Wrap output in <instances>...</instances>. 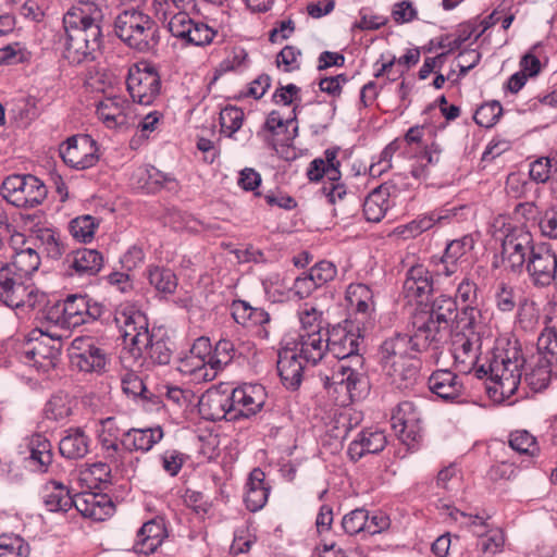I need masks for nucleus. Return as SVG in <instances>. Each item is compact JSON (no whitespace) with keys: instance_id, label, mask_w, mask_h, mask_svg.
<instances>
[{"instance_id":"49","label":"nucleus","mask_w":557,"mask_h":557,"mask_svg":"<svg viewBox=\"0 0 557 557\" xmlns=\"http://www.w3.org/2000/svg\"><path fill=\"white\" fill-rule=\"evenodd\" d=\"M44 414L47 419L59 421L71 414L70 400L66 395H53L45 406Z\"/></svg>"},{"instance_id":"11","label":"nucleus","mask_w":557,"mask_h":557,"mask_svg":"<svg viewBox=\"0 0 557 557\" xmlns=\"http://www.w3.org/2000/svg\"><path fill=\"white\" fill-rule=\"evenodd\" d=\"M169 32L184 45H210L218 32L208 24L193 20L186 12L174 14L168 23Z\"/></svg>"},{"instance_id":"62","label":"nucleus","mask_w":557,"mask_h":557,"mask_svg":"<svg viewBox=\"0 0 557 557\" xmlns=\"http://www.w3.org/2000/svg\"><path fill=\"white\" fill-rule=\"evenodd\" d=\"M23 554V540L20 536L0 535V557H20Z\"/></svg>"},{"instance_id":"24","label":"nucleus","mask_w":557,"mask_h":557,"mask_svg":"<svg viewBox=\"0 0 557 557\" xmlns=\"http://www.w3.org/2000/svg\"><path fill=\"white\" fill-rule=\"evenodd\" d=\"M40 495L46 511L61 518L73 507L74 496L70 495L66 486L60 481H47L41 486Z\"/></svg>"},{"instance_id":"55","label":"nucleus","mask_w":557,"mask_h":557,"mask_svg":"<svg viewBox=\"0 0 557 557\" xmlns=\"http://www.w3.org/2000/svg\"><path fill=\"white\" fill-rule=\"evenodd\" d=\"M290 122L292 121H284L278 112L272 111L268 115L262 129L257 133V136L261 138L263 141L270 143V136L280 135L283 131L287 128V124Z\"/></svg>"},{"instance_id":"50","label":"nucleus","mask_w":557,"mask_h":557,"mask_svg":"<svg viewBox=\"0 0 557 557\" xmlns=\"http://www.w3.org/2000/svg\"><path fill=\"white\" fill-rule=\"evenodd\" d=\"M502 113V104L494 100L479 107L473 119L478 125L488 128L496 124Z\"/></svg>"},{"instance_id":"14","label":"nucleus","mask_w":557,"mask_h":557,"mask_svg":"<svg viewBox=\"0 0 557 557\" xmlns=\"http://www.w3.org/2000/svg\"><path fill=\"white\" fill-rule=\"evenodd\" d=\"M535 245L530 232L522 227L508 231L502 243L504 261L513 272L520 271L527 264L531 250Z\"/></svg>"},{"instance_id":"34","label":"nucleus","mask_w":557,"mask_h":557,"mask_svg":"<svg viewBox=\"0 0 557 557\" xmlns=\"http://www.w3.org/2000/svg\"><path fill=\"white\" fill-rule=\"evenodd\" d=\"M138 187L147 193H156L162 188L174 190L177 186L176 180L168 173H163L157 168L149 165L137 172Z\"/></svg>"},{"instance_id":"13","label":"nucleus","mask_w":557,"mask_h":557,"mask_svg":"<svg viewBox=\"0 0 557 557\" xmlns=\"http://www.w3.org/2000/svg\"><path fill=\"white\" fill-rule=\"evenodd\" d=\"M231 420L249 419L262 410L267 391L261 384H243L230 389Z\"/></svg>"},{"instance_id":"45","label":"nucleus","mask_w":557,"mask_h":557,"mask_svg":"<svg viewBox=\"0 0 557 557\" xmlns=\"http://www.w3.org/2000/svg\"><path fill=\"white\" fill-rule=\"evenodd\" d=\"M507 194L513 198H528L530 193L534 194V198L540 195V189L531 182H528L521 175L511 173L506 181Z\"/></svg>"},{"instance_id":"40","label":"nucleus","mask_w":557,"mask_h":557,"mask_svg":"<svg viewBox=\"0 0 557 557\" xmlns=\"http://www.w3.org/2000/svg\"><path fill=\"white\" fill-rule=\"evenodd\" d=\"M103 267L101 253L95 249H79L75 252L72 268L79 275H96Z\"/></svg>"},{"instance_id":"26","label":"nucleus","mask_w":557,"mask_h":557,"mask_svg":"<svg viewBox=\"0 0 557 557\" xmlns=\"http://www.w3.org/2000/svg\"><path fill=\"white\" fill-rule=\"evenodd\" d=\"M387 444L385 432L379 429H366L358 433L349 444L347 454L352 461H358L368 454L381 453Z\"/></svg>"},{"instance_id":"18","label":"nucleus","mask_w":557,"mask_h":557,"mask_svg":"<svg viewBox=\"0 0 557 557\" xmlns=\"http://www.w3.org/2000/svg\"><path fill=\"white\" fill-rule=\"evenodd\" d=\"M421 418L417 407L411 401H401L393 410L392 426L398 437L409 445L421 436Z\"/></svg>"},{"instance_id":"37","label":"nucleus","mask_w":557,"mask_h":557,"mask_svg":"<svg viewBox=\"0 0 557 557\" xmlns=\"http://www.w3.org/2000/svg\"><path fill=\"white\" fill-rule=\"evenodd\" d=\"M178 370L186 375H190L196 383L210 382L216 374L208 359H200L188 355L181 360Z\"/></svg>"},{"instance_id":"58","label":"nucleus","mask_w":557,"mask_h":557,"mask_svg":"<svg viewBox=\"0 0 557 557\" xmlns=\"http://www.w3.org/2000/svg\"><path fill=\"white\" fill-rule=\"evenodd\" d=\"M399 145L397 140L389 143L380 153L379 160L370 166V174L372 176H380L382 173L392 168V158L398 150Z\"/></svg>"},{"instance_id":"6","label":"nucleus","mask_w":557,"mask_h":557,"mask_svg":"<svg viewBox=\"0 0 557 557\" xmlns=\"http://www.w3.org/2000/svg\"><path fill=\"white\" fill-rule=\"evenodd\" d=\"M115 35L129 48L139 52H148L159 44V27L144 12L127 9L119 12L113 18Z\"/></svg>"},{"instance_id":"44","label":"nucleus","mask_w":557,"mask_h":557,"mask_svg":"<svg viewBox=\"0 0 557 557\" xmlns=\"http://www.w3.org/2000/svg\"><path fill=\"white\" fill-rule=\"evenodd\" d=\"M221 129L228 137H232L243 125L244 111L234 106H227L220 112Z\"/></svg>"},{"instance_id":"22","label":"nucleus","mask_w":557,"mask_h":557,"mask_svg":"<svg viewBox=\"0 0 557 557\" xmlns=\"http://www.w3.org/2000/svg\"><path fill=\"white\" fill-rule=\"evenodd\" d=\"M326 330L323 333L299 332L292 350L305 362L317 364L327 350Z\"/></svg>"},{"instance_id":"28","label":"nucleus","mask_w":557,"mask_h":557,"mask_svg":"<svg viewBox=\"0 0 557 557\" xmlns=\"http://www.w3.org/2000/svg\"><path fill=\"white\" fill-rule=\"evenodd\" d=\"M432 290V275L424 265L417 264L407 271L404 282V295L409 301H422Z\"/></svg>"},{"instance_id":"38","label":"nucleus","mask_w":557,"mask_h":557,"mask_svg":"<svg viewBox=\"0 0 557 557\" xmlns=\"http://www.w3.org/2000/svg\"><path fill=\"white\" fill-rule=\"evenodd\" d=\"M37 249H40V253L47 259H60L64 252V245L59 232L51 227L37 228Z\"/></svg>"},{"instance_id":"10","label":"nucleus","mask_w":557,"mask_h":557,"mask_svg":"<svg viewBox=\"0 0 557 557\" xmlns=\"http://www.w3.org/2000/svg\"><path fill=\"white\" fill-rule=\"evenodd\" d=\"M126 86L134 102L150 106L160 94L161 79L152 65L133 64L127 71Z\"/></svg>"},{"instance_id":"29","label":"nucleus","mask_w":557,"mask_h":557,"mask_svg":"<svg viewBox=\"0 0 557 557\" xmlns=\"http://www.w3.org/2000/svg\"><path fill=\"white\" fill-rule=\"evenodd\" d=\"M128 102L122 97L114 96L101 100L96 112L108 128H117L128 124Z\"/></svg>"},{"instance_id":"27","label":"nucleus","mask_w":557,"mask_h":557,"mask_svg":"<svg viewBox=\"0 0 557 557\" xmlns=\"http://www.w3.org/2000/svg\"><path fill=\"white\" fill-rule=\"evenodd\" d=\"M37 357L40 356L42 361L37 359V373L44 372L49 374L54 371L60 357V335L44 331L37 326Z\"/></svg>"},{"instance_id":"2","label":"nucleus","mask_w":557,"mask_h":557,"mask_svg":"<svg viewBox=\"0 0 557 557\" xmlns=\"http://www.w3.org/2000/svg\"><path fill=\"white\" fill-rule=\"evenodd\" d=\"M329 352L337 359L332 374L323 379L324 386L345 389L350 400L360 399L368 389L364 358L359 354L360 336L341 325L326 330Z\"/></svg>"},{"instance_id":"63","label":"nucleus","mask_w":557,"mask_h":557,"mask_svg":"<svg viewBox=\"0 0 557 557\" xmlns=\"http://www.w3.org/2000/svg\"><path fill=\"white\" fill-rule=\"evenodd\" d=\"M472 238L465 236L461 239L451 240L444 251V257L447 259L456 260L460 263L463 262V257L468 250L472 248Z\"/></svg>"},{"instance_id":"16","label":"nucleus","mask_w":557,"mask_h":557,"mask_svg":"<svg viewBox=\"0 0 557 557\" xmlns=\"http://www.w3.org/2000/svg\"><path fill=\"white\" fill-rule=\"evenodd\" d=\"M34 284L16 283L11 267L0 262V300L9 307L17 308L27 304L29 308H34Z\"/></svg>"},{"instance_id":"35","label":"nucleus","mask_w":557,"mask_h":557,"mask_svg":"<svg viewBox=\"0 0 557 557\" xmlns=\"http://www.w3.org/2000/svg\"><path fill=\"white\" fill-rule=\"evenodd\" d=\"M59 449L65 458H83L89 450V438L82 429H70L67 434L60 441Z\"/></svg>"},{"instance_id":"19","label":"nucleus","mask_w":557,"mask_h":557,"mask_svg":"<svg viewBox=\"0 0 557 557\" xmlns=\"http://www.w3.org/2000/svg\"><path fill=\"white\" fill-rule=\"evenodd\" d=\"M65 327H76L97 320L102 314V306L91 302L87 295L72 294L63 300Z\"/></svg>"},{"instance_id":"23","label":"nucleus","mask_w":557,"mask_h":557,"mask_svg":"<svg viewBox=\"0 0 557 557\" xmlns=\"http://www.w3.org/2000/svg\"><path fill=\"white\" fill-rule=\"evenodd\" d=\"M73 507L84 516L94 521H104L114 512L113 503L106 496L95 493L76 494Z\"/></svg>"},{"instance_id":"41","label":"nucleus","mask_w":557,"mask_h":557,"mask_svg":"<svg viewBox=\"0 0 557 557\" xmlns=\"http://www.w3.org/2000/svg\"><path fill=\"white\" fill-rule=\"evenodd\" d=\"M147 276L150 285L159 293L171 295L177 288V277L171 269L151 265L147 270Z\"/></svg>"},{"instance_id":"54","label":"nucleus","mask_w":557,"mask_h":557,"mask_svg":"<svg viewBox=\"0 0 557 557\" xmlns=\"http://www.w3.org/2000/svg\"><path fill=\"white\" fill-rule=\"evenodd\" d=\"M509 446L519 454L525 455H534L539 450L535 437L525 430L512 432Z\"/></svg>"},{"instance_id":"5","label":"nucleus","mask_w":557,"mask_h":557,"mask_svg":"<svg viewBox=\"0 0 557 557\" xmlns=\"http://www.w3.org/2000/svg\"><path fill=\"white\" fill-rule=\"evenodd\" d=\"M525 359L518 342L506 343V346H497L486 359L476 368V377H488L499 386L504 396H511L521 383Z\"/></svg>"},{"instance_id":"36","label":"nucleus","mask_w":557,"mask_h":557,"mask_svg":"<svg viewBox=\"0 0 557 557\" xmlns=\"http://www.w3.org/2000/svg\"><path fill=\"white\" fill-rule=\"evenodd\" d=\"M346 300L358 313L369 315L374 310L373 293L366 284H350L346 289Z\"/></svg>"},{"instance_id":"32","label":"nucleus","mask_w":557,"mask_h":557,"mask_svg":"<svg viewBox=\"0 0 557 557\" xmlns=\"http://www.w3.org/2000/svg\"><path fill=\"white\" fill-rule=\"evenodd\" d=\"M392 189L394 186L391 183H384L367 196L363 202V214L368 221L380 222L384 218L389 207L388 199L395 193Z\"/></svg>"},{"instance_id":"56","label":"nucleus","mask_w":557,"mask_h":557,"mask_svg":"<svg viewBox=\"0 0 557 557\" xmlns=\"http://www.w3.org/2000/svg\"><path fill=\"white\" fill-rule=\"evenodd\" d=\"M308 273L311 275L317 285L321 287L327 282L334 280L337 274V270L334 263L323 260L311 267Z\"/></svg>"},{"instance_id":"57","label":"nucleus","mask_w":557,"mask_h":557,"mask_svg":"<svg viewBox=\"0 0 557 557\" xmlns=\"http://www.w3.org/2000/svg\"><path fill=\"white\" fill-rule=\"evenodd\" d=\"M518 296L513 287L500 283L495 294L497 308L503 312H510L517 306Z\"/></svg>"},{"instance_id":"30","label":"nucleus","mask_w":557,"mask_h":557,"mask_svg":"<svg viewBox=\"0 0 557 557\" xmlns=\"http://www.w3.org/2000/svg\"><path fill=\"white\" fill-rule=\"evenodd\" d=\"M165 536L166 531L163 521L151 519L137 531L133 549L138 554H151L162 544Z\"/></svg>"},{"instance_id":"15","label":"nucleus","mask_w":557,"mask_h":557,"mask_svg":"<svg viewBox=\"0 0 557 557\" xmlns=\"http://www.w3.org/2000/svg\"><path fill=\"white\" fill-rule=\"evenodd\" d=\"M482 346L480 332H458L453 339V357L455 368L463 374L472 370L476 372L479 356Z\"/></svg>"},{"instance_id":"43","label":"nucleus","mask_w":557,"mask_h":557,"mask_svg":"<svg viewBox=\"0 0 557 557\" xmlns=\"http://www.w3.org/2000/svg\"><path fill=\"white\" fill-rule=\"evenodd\" d=\"M299 321L301 324L299 332L308 333H323V313L315 307L308 306L307 304L298 312Z\"/></svg>"},{"instance_id":"47","label":"nucleus","mask_w":557,"mask_h":557,"mask_svg":"<svg viewBox=\"0 0 557 557\" xmlns=\"http://www.w3.org/2000/svg\"><path fill=\"white\" fill-rule=\"evenodd\" d=\"M235 355L234 344L228 339H220L212 350V356L208 362L212 366L215 374L226 364H228Z\"/></svg>"},{"instance_id":"64","label":"nucleus","mask_w":557,"mask_h":557,"mask_svg":"<svg viewBox=\"0 0 557 557\" xmlns=\"http://www.w3.org/2000/svg\"><path fill=\"white\" fill-rule=\"evenodd\" d=\"M539 226L544 236L557 238V206L548 208L540 218Z\"/></svg>"},{"instance_id":"4","label":"nucleus","mask_w":557,"mask_h":557,"mask_svg":"<svg viewBox=\"0 0 557 557\" xmlns=\"http://www.w3.org/2000/svg\"><path fill=\"white\" fill-rule=\"evenodd\" d=\"M114 320L133 356H145L159 366L171 361L173 351L169 339L164 335L150 332L147 317L135 306H121L115 312Z\"/></svg>"},{"instance_id":"1","label":"nucleus","mask_w":557,"mask_h":557,"mask_svg":"<svg viewBox=\"0 0 557 557\" xmlns=\"http://www.w3.org/2000/svg\"><path fill=\"white\" fill-rule=\"evenodd\" d=\"M111 12L108 7H101L94 1H83L72 7L62 18V28L65 32L63 57L72 64H82L95 59L102 41V26L110 23ZM58 21V27L61 25ZM42 38L47 47L59 37L54 28L47 29Z\"/></svg>"},{"instance_id":"59","label":"nucleus","mask_w":557,"mask_h":557,"mask_svg":"<svg viewBox=\"0 0 557 557\" xmlns=\"http://www.w3.org/2000/svg\"><path fill=\"white\" fill-rule=\"evenodd\" d=\"M552 160L549 158H539L530 164V178L536 184L550 182L552 180Z\"/></svg>"},{"instance_id":"17","label":"nucleus","mask_w":557,"mask_h":557,"mask_svg":"<svg viewBox=\"0 0 557 557\" xmlns=\"http://www.w3.org/2000/svg\"><path fill=\"white\" fill-rule=\"evenodd\" d=\"M527 271L536 286H548L554 281L555 251L548 244H536L531 250L527 264Z\"/></svg>"},{"instance_id":"33","label":"nucleus","mask_w":557,"mask_h":557,"mask_svg":"<svg viewBox=\"0 0 557 557\" xmlns=\"http://www.w3.org/2000/svg\"><path fill=\"white\" fill-rule=\"evenodd\" d=\"M301 360L292 349L278 355L277 371L284 386L288 389H296L301 383L304 372Z\"/></svg>"},{"instance_id":"61","label":"nucleus","mask_w":557,"mask_h":557,"mask_svg":"<svg viewBox=\"0 0 557 557\" xmlns=\"http://www.w3.org/2000/svg\"><path fill=\"white\" fill-rule=\"evenodd\" d=\"M35 253H28V252H17L13 256V265L16 268V270L20 272V277L23 276L26 284H33L32 282V274L35 271V263L33 261Z\"/></svg>"},{"instance_id":"12","label":"nucleus","mask_w":557,"mask_h":557,"mask_svg":"<svg viewBox=\"0 0 557 557\" xmlns=\"http://www.w3.org/2000/svg\"><path fill=\"white\" fill-rule=\"evenodd\" d=\"M60 156L71 168L85 170L98 162L99 147L88 134L74 135L60 146Z\"/></svg>"},{"instance_id":"51","label":"nucleus","mask_w":557,"mask_h":557,"mask_svg":"<svg viewBox=\"0 0 557 557\" xmlns=\"http://www.w3.org/2000/svg\"><path fill=\"white\" fill-rule=\"evenodd\" d=\"M97 224L91 215H82L70 222V232L72 236L81 242H88L95 235Z\"/></svg>"},{"instance_id":"21","label":"nucleus","mask_w":557,"mask_h":557,"mask_svg":"<svg viewBox=\"0 0 557 557\" xmlns=\"http://www.w3.org/2000/svg\"><path fill=\"white\" fill-rule=\"evenodd\" d=\"M230 389L227 387L211 388L207 391L199 399V411L210 421H219L222 419L231 420V399Z\"/></svg>"},{"instance_id":"53","label":"nucleus","mask_w":557,"mask_h":557,"mask_svg":"<svg viewBox=\"0 0 557 557\" xmlns=\"http://www.w3.org/2000/svg\"><path fill=\"white\" fill-rule=\"evenodd\" d=\"M342 528L348 535L366 533L367 528V510L357 508L346 513L342 519Z\"/></svg>"},{"instance_id":"3","label":"nucleus","mask_w":557,"mask_h":557,"mask_svg":"<svg viewBox=\"0 0 557 557\" xmlns=\"http://www.w3.org/2000/svg\"><path fill=\"white\" fill-rule=\"evenodd\" d=\"M433 350L428 335L412 326L410 334L395 333L380 346V362L391 384L399 389L412 387L420 377L421 360L418 355Z\"/></svg>"},{"instance_id":"9","label":"nucleus","mask_w":557,"mask_h":557,"mask_svg":"<svg viewBox=\"0 0 557 557\" xmlns=\"http://www.w3.org/2000/svg\"><path fill=\"white\" fill-rule=\"evenodd\" d=\"M67 351L71 366L79 372L99 374L106 371L108 355L95 337H75Z\"/></svg>"},{"instance_id":"31","label":"nucleus","mask_w":557,"mask_h":557,"mask_svg":"<svg viewBox=\"0 0 557 557\" xmlns=\"http://www.w3.org/2000/svg\"><path fill=\"white\" fill-rule=\"evenodd\" d=\"M163 437V431L160 426L147 429H131L123 432L121 445L125 450H150Z\"/></svg>"},{"instance_id":"8","label":"nucleus","mask_w":557,"mask_h":557,"mask_svg":"<svg viewBox=\"0 0 557 557\" xmlns=\"http://www.w3.org/2000/svg\"><path fill=\"white\" fill-rule=\"evenodd\" d=\"M537 356L524 370V382L534 392L546 388L557 376V333L547 331L537 341Z\"/></svg>"},{"instance_id":"46","label":"nucleus","mask_w":557,"mask_h":557,"mask_svg":"<svg viewBox=\"0 0 557 557\" xmlns=\"http://www.w3.org/2000/svg\"><path fill=\"white\" fill-rule=\"evenodd\" d=\"M58 468L53 462L52 445L37 434V473L54 474Z\"/></svg>"},{"instance_id":"52","label":"nucleus","mask_w":557,"mask_h":557,"mask_svg":"<svg viewBox=\"0 0 557 557\" xmlns=\"http://www.w3.org/2000/svg\"><path fill=\"white\" fill-rule=\"evenodd\" d=\"M456 319L461 332H480L481 311L473 305H466L461 311L457 313Z\"/></svg>"},{"instance_id":"25","label":"nucleus","mask_w":557,"mask_h":557,"mask_svg":"<svg viewBox=\"0 0 557 557\" xmlns=\"http://www.w3.org/2000/svg\"><path fill=\"white\" fill-rule=\"evenodd\" d=\"M430 391L444 400H458L465 396V385L450 370H436L429 380Z\"/></svg>"},{"instance_id":"42","label":"nucleus","mask_w":557,"mask_h":557,"mask_svg":"<svg viewBox=\"0 0 557 557\" xmlns=\"http://www.w3.org/2000/svg\"><path fill=\"white\" fill-rule=\"evenodd\" d=\"M37 305H45L41 314L42 319L54 325L65 326V312L63 311V301L47 299L45 294H37Z\"/></svg>"},{"instance_id":"7","label":"nucleus","mask_w":557,"mask_h":557,"mask_svg":"<svg viewBox=\"0 0 557 557\" xmlns=\"http://www.w3.org/2000/svg\"><path fill=\"white\" fill-rule=\"evenodd\" d=\"M458 313L457 301L446 295H440L432 304L429 311H421L413 315L412 326L428 335L433 345L434 355L438 352L446 341L450 322Z\"/></svg>"},{"instance_id":"39","label":"nucleus","mask_w":557,"mask_h":557,"mask_svg":"<svg viewBox=\"0 0 557 557\" xmlns=\"http://www.w3.org/2000/svg\"><path fill=\"white\" fill-rule=\"evenodd\" d=\"M122 434L123 432L117 428L114 418L110 417L101 421L98 438L108 458L114 459L120 451V446H122L120 436Z\"/></svg>"},{"instance_id":"60","label":"nucleus","mask_w":557,"mask_h":557,"mask_svg":"<svg viewBox=\"0 0 557 557\" xmlns=\"http://www.w3.org/2000/svg\"><path fill=\"white\" fill-rule=\"evenodd\" d=\"M505 543L504 533L500 529H492L480 540L479 545L485 554L495 555L500 552Z\"/></svg>"},{"instance_id":"20","label":"nucleus","mask_w":557,"mask_h":557,"mask_svg":"<svg viewBox=\"0 0 557 557\" xmlns=\"http://www.w3.org/2000/svg\"><path fill=\"white\" fill-rule=\"evenodd\" d=\"M35 176L11 175L1 186V194L5 200L15 207L33 208L35 206Z\"/></svg>"},{"instance_id":"48","label":"nucleus","mask_w":557,"mask_h":557,"mask_svg":"<svg viewBox=\"0 0 557 557\" xmlns=\"http://www.w3.org/2000/svg\"><path fill=\"white\" fill-rule=\"evenodd\" d=\"M263 289L273 302H282L290 298L293 287H286L278 274H273L263 280Z\"/></svg>"}]
</instances>
